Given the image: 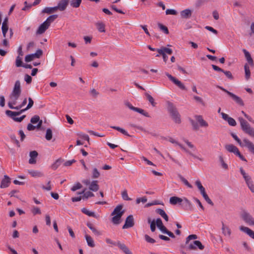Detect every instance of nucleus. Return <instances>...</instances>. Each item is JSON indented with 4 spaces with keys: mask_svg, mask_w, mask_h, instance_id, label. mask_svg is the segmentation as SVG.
<instances>
[{
    "mask_svg": "<svg viewBox=\"0 0 254 254\" xmlns=\"http://www.w3.org/2000/svg\"><path fill=\"white\" fill-rule=\"evenodd\" d=\"M155 211L157 214H159L161 217H162L166 221H168L169 217L163 209L161 208H157L156 209Z\"/></svg>",
    "mask_w": 254,
    "mask_h": 254,
    "instance_id": "29",
    "label": "nucleus"
},
{
    "mask_svg": "<svg viewBox=\"0 0 254 254\" xmlns=\"http://www.w3.org/2000/svg\"><path fill=\"white\" fill-rule=\"evenodd\" d=\"M85 238L88 246L91 248H94L95 246L94 241L90 236L86 234Z\"/></svg>",
    "mask_w": 254,
    "mask_h": 254,
    "instance_id": "30",
    "label": "nucleus"
},
{
    "mask_svg": "<svg viewBox=\"0 0 254 254\" xmlns=\"http://www.w3.org/2000/svg\"><path fill=\"white\" fill-rule=\"evenodd\" d=\"M229 96L239 105L241 106H243L244 105V103L242 99L239 96H237L233 93L229 94Z\"/></svg>",
    "mask_w": 254,
    "mask_h": 254,
    "instance_id": "24",
    "label": "nucleus"
},
{
    "mask_svg": "<svg viewBox=\"0 0 254 254\" xmlns=\"http://www.w3.org/2000/svg\"><path fill=\"white\" fill-rule=\"evenodd\" d=\"M219 160L220 163H221L222 167L225 170L228 169V165L224 162L223 157L222 155H220L219 156Z\"/></svg>",
    "mask_w": 254,
    "mask_h": 254,
    "instance_id": "45",
    "label": "nucleus"
},
{
    "mask_svg": "<svg viewBox=\"0 0 254 254\" xmlns=\"http://www.w3.org/2000/svg\"><path fill=\"white\" fill-rule=\"evenodd\" d=\"M197 238V236L196 235L191 234V235H189L186 238V244H185L186 248H187L188 247V245H189V244H190V241L191 240H194V239H196Z\"/></svg>",
    "mask_w": 254,
    "mask_h": 254,
    "instance_id": "41",
    "label": "nucleus"
},
{
    "mask_svg": "<svg viewBox=\"0 0 254 254\" xmlns=\"http://www.w3.org/2000/svg\"><path fill=\"white\" fill-rule=\"evenodd\" d=\"M224 73L226 76L229 79L233 80L234 78L233 76L232 75V73L230 71H225L224 70V72H222Z\"/></svg>",
    "mask_w": 254,
    "mask_h": 254,
    "instance_id": "63",
    "label": "nucleus"
},
{
    "mask_svg": "<svg viewBox=\"0 0 254 254\" xmlns=\"http://www.w3.org/2000/svg\"><path fill=\"white\" fill-rule=\"evenodd\" d=\"M10 117L15 122H21L26 117V115H23L20 117H16V116H12Z\"/></svg>",
    "mask_w": 254,
    "mask_h": 254,
    "instance_id": "54",
    "label": "nucleus"
},
{
    "mask_svg": "<svg viewBox=\"0 0 254 254\" xmlns=\"http://www.w3.org/2000/svg\"><path fill=\"white\" fill-rule=\"evenodd\" d=\"M157 51L158 53L156 57H159L160 55H162L163 58V61L165 63H166L168 60V56L166 55V54L168 55H171L173 53V51L171 49H169L166 47H163L161 49H157Z\"/></svg>",
    "mask_w": 254,
    "mask_h": 254,
    "instance_id": "5",
    "label": "nucleus"
},
{
    "mask_svg": "<svg viewBox=\"0 0 254 254\" xmlns=\"http://www.w3.org/2000/svg\"><path fill=\"white\" fill-rule=\"evenodd\" d=\"M225 149L229 152L234 153L235 155L239 152L238 148L233 144H227L225 146Z\"/></svg>",
    "mask_w": 254,
    "mask_h": 254,
    "instance_id": "23",
    "label": "nucleus"
},
{
    "mask_svg": "<svg viewBox=\"0 0 254 254\" xmlns=\"http://www.w3.org/2000/svg\"><path fill=\"white\" fill-rule=\"evenodd\" d=\"M244 144L241 146H245L247 147L250 152L254 154V144L247 138L243 139Z\"/></svg>",
    "mask_w": 254,
    "mask_h": 254,
    "instance_id": "11",
    "label": "nucleus"
},
{
    "mask_svg": "<svg viewBox=\"0 0 254 254\" xmlns=\"http://www.w3.org/2000/svg\"><path fill=\"white\" fill-rule=\"evenodd\" d=\"M100 176V173L98 171L97 169L95 168L93 170L92 178H98Z\"/></svg>",
    "mask_w": 254,
    "mask_h": 254,
    "instance_id": "62",
    "label": "nucleus"
},
{
    "mask_svg": "<svg viewBox=\"0 0 254 254\" xmlns=\"http://www.w3.org/2000/svg\"><path fill=\"white\" fill-rule=\"evenodd\" d=\"M222 231L223 235L225 236H228L230 237L231 234V229L229 228L228 226L225 225L224 223L222 222Z\"/></svg>",
    "mask_w": 254,
    "mask_h": 254,
    "instance_id": "27",
    "label": "nucleus"
},
{
    "mask_svg": "<svg viewBox=\"0 0 254 254\" xmlns=\"http://www.w3.org/2000/svg\"><path fill=\"white\" fill-rule=\"evenodd\" d=\"M221 115L222 116V119L225 121H227L230 126H236V122L233 118L229 117V116L227 114L223 112L221 113Z\"/></svg>",
    "mask_w": 254,
    "mask_h": 254,
    "instance_id": "12",
    "label": "nucleus"
},
{
    "mask_svg": "<svg viewBox=\"0 0 254 254\" xmlns=\"http://www.w3.org/2000/svg\"><path fill=\"white\" fill-rule=\"evenodd\" d=\"M58 17L57 14H53L49 16L47 19L45 21V22H47V24L49 25H51V23L53 22L56 19H57Z\"/></svg>",
    "mask_w": 254,
    "mask_h": 254,
    "instance_id": "36",
    "label": "nucleus"
},
{
    "mask_svg": "<svg viewBox=\"0 0 254 254\" xmlns=\"http://www.w3.org/2000/svg\"><path fill=\"white\" fill-rule=\"evenodd\" d=\"M204 199L205 200V201L210 205L213 206L214 203L211 201V200L209 198L208 195L206 194V193H204V194L202 195Z\"/></svg>",
    "mask_w": 254,
    "mask_h": 254,
    "instance_id": "55",
    "label": "nucleus"
},
{
    "mask_svg": "<svg viewBox=\"0 0 254 254\" xmlns=\"http://www.w3.org/2000/svg\"><path fill=\"white\" fill-rule=\"evenodd\" d=\"M81 212L89 216L97 218L96 215L95 214L94 212L90 211L88 210H87L86 208H82L81 209Z\"/></svg>",
    "mask_w": 254,
    "mask_h": 254,
    "instance_id": "38",
    "label": "nucleus"
},
{
    "mask_svg": "<svg viewBox=\"0 0 254 254\" xmlns=\"http://www.w3.org/2000/svg\"><path fill=\"white\" fill-rule=\"evenodd\" d=\"M86 225L87 227L92 231V232L94 233L95 235L99 236L101 234L100 231L97 230L94 227H93V225L92 223L88 222L87 223Z\"/></svg>",
    "mask_w": 254,
    "mask_h": 254,
    "instance_id": "35",
    "label": "nucleus"
},
{
    "mask_svg": "<svg viewBox=\"0 0 254 254\" xmlns=\"http://www.w3.org/2000/svg\"><path fill=\"white\" fill-rule=\"evenodd\" d=\"M183 202L182 205L184 209L187 210L191 211L193 210V207L190 201L187 198L183 199Z\"/></svg>",
    "mask_w": 254,
    "mask_h": 254,
    "instance_id": "17",
    "label": "nucleus"
},
{
    "mask_svg": "<svg viewBox=\"0 0 254 254\" xmlns=\"http://www.w3.org/2000/svg\"><path fill=\"white\" fill-rule=\"evenodd\" d=\"M85 189H84L83 190H82L81 192H78V194H83V195L82 196V198L83 199H84V198L87 199L88 198H89L90 197H92V196H94V194L92 192L89 191H87V192H85Z\"/></svg>",
    "mask_w": 254,
    "mask_h": 254,
    "instance_id": "32",
    "label": "nucleus"
},
{
    "mask_svg": "<svg viewBox=\"0 0 254 254\" xmlns=\"http://www.w3.org/2000/svg\"><path fill=\"white\" fill-rule=\"evenodd\" d=\"M111 127L120 131V132H121L125 135L130 136V135L127 133V132L123 128H121V127H117V126H111Z\"/></svg>",
    "mask_w": 254,
    "mask_h": 254,
    "instance_id": "40",
    "label": "nucleus"
},
{
    "mask_svg": "<svg viewBox=\"0 0 254 254\" xmlns=\"http://www.w3.org/2000/svg\"><path fill=\"white\" fill-rule=\"evenodd\" d=\"M15 65L16 67H22L23 65L21 58L19 56H17L16 59Z\"/></svg>",
    "mask_w": 254,
    "mask_h": 254,
    "instance_id": "51",
    "label": "nucleus"
},
{
    "mask_svg": "<svg viewBox=\"0 0 254 254\" xmlns=\"http://www.w3.org/2000/svg\"><path fill=\"white\" fill-rule=\"evenodd\" d=\"M190 123L191 126H192L193 129H194L195 130H198V129H199V126H198L197 123L195 122L192 119H190Z\"/></svg>",
    "mask_w": 254,
    "mask_h": 254,
    "instance_id": "50",
    "label": "nucleus"
},
{
    "mask_svg": "<svg viewBox=\"0 0 254 254\" xmlns=\"http://www.w3.org/2000/svg\"><path fill=\"white\" fill-rule=\"evenodd\" d=\"M241 217L243 220L249 225H254V219L248 212L243 211L241 214Z\"/></svg>",
    "mask_w": 254,
    "mask_h": 254,
    "instance_id": "7",
    "label": "nucleus"
},
{
    "mask_svg": "<svg viewBox=\"0 0 254 254\" xmlns=\"http://www.w3.org/2000/svg\"><path fill=\"white\" fill-rule=\"evenodd\" d=\"M33 54H29L27 55L25 57V61L26 62H30L33 60V59L35 58L34 56H33Z\"/></svg>",
    "mask_w": 254,
    "mask_h": 254,
    "instance_id": "61",
    "label": "nucleus"
},
{
    "mask_svg": "<svg viewBox=\"0 0 254 254\" xmlns=\"http://www.w3.org/2000/svg\"><path fill=\"white\" fill-rule=\"evenodd\" d=\"M244 69L245 72V77L247 80H248L251 76V71L249 67L247 64H246L244 65Z\"/></svg>",
    "mask_w": 254,
    "mask_h": 254,
    "instance_id": "42",
    "label": "nucleus"
},
{
    "mask_svg": "<svg viewBox=\"0 0 254 254\" xmlns=\"http://www.w3.org/2000/svg\"><path fill=\"white\" fill-rule=\"evenodd\" d=\"M156 226L158 228V229L163 233L167 234L170 237L172 238H175V236L174 234L171 231H169L165 226H164L162 220L158 218L156 219L155 221Z\"/></svg>",
    "mask_w": 254,
    "mask_h": 254,
    "instance_id": "4",
    "label": "nucleus"
},
{
    "mask_svg": "<svg viewBox=\"0 0 254 254\" xmlns=\"http://www.w3.org/2000/svg\"><path fill=\"white\" fill-rule=\"evenodd\" d=\"M239 121L242 130L246 134L254 138V128L243 118H239Z\"/></svg>",
    "mask_w": 254,
    "mask_h": 254,
    "instance_id": "3",
    "label": "nucleus"
},
{
    "mask_svg": "<svg viewBox=\"0 0 254 254\" xmlns=\"http://www.w3.org/2000/svg\"><path fill=\"white\" fill-rule=\"evenodd\" d=\"M178 177L180 178V179L181 180L182 182H183L185 185H186L189 188H192V186L191 185H190L189 182L185 178H184L181 175L179 174Z\"/></svg>",
    "mask_w": 254,
    "mask_h": 254,
    "instance_id": "46",
    "label": "nucleus"
},
{
    "mask_svg": "<svg viewBox=\"0 0 254 254\" xmlns=\"http://www.w3.org/2000/svg\"><path fill=\"white\" fill-rule=\"evenodd\" d=\"M166 105L167 110L170 114L177 111L176 107L172 102L167 101Z\"/></svg>",
    "mask_w": 254,
    "mask_h": 254,
    "instance_id": "25",
    "label": "nucleus"
},
{
    "mask_svg": "<svg viewBox=\"0 0 254 254\" xmlns=\"http://www.w3.org/2000/svg\"><path fill=\"white\" fill-rule=\"evenodd\" d=\"M123 208L122 204L118 205L111 213V215L114 216L112 218V222L115 225H119L121 223V217L125 213V210H123Z\"/></svg>",
    "mask_w": 254,
    "mask_h": 254,
    "instance_id": "2",
    "label": "nucleus"
},
{
    "mask_svg": "<svg viewBox=\"0 0 254 254\" xmlns=\"http://www.w3.org/2000/svg\"><path fill=\"white\" fill-rule=\"evenodd\" d=\"M82 0H71L70 2V5L74 8L79 7Z\"/></svg>",
    "mask_w": 254,
    "mask_h": 254,
    "instance_id": "43",
    "label": "nucleus"
},
{
    "mask_svg": "<svg viewBox=\"0 0 254 254\" xmlns=\"http://www.w3.org/2000/svg\"><path fill=\"white\" fill-rule=\"evenodd\" d=\"M144 238L146 241L148 243L153 244L156 242V241L154 239L151 238L148 235H145Z\"/></svg>",
    "mask_w": 254,
    "mask_h": 254,
    "instance_id": "57",
    "label": "nucleus"
},
{
    "mask_svg": "<svg viewBox=\"0 0 254 254\" xmlns=\"http://www.w3.org/2000/svg\"><path fill=\"white\" fill-rule=\"evenodd\" d=\"M49 27V25L47 24V22H44L39 27L38 29L36 31L37 34H42L44 33L47 29Z\"/></svg>",
    "mask_w": 254,
    "mask_h": 254,
    "instance_id": "19",
    "label": "nucleus"
},
{
    "mask_svg": "<svg viewBox=\"0 0 254 254\" xmlns=\"http://www.w3.org/2000/svg\"><path fill=\"white\" fill-rule=\"evenodd\" d=\"M191 11L190 9H186L181 12V16L183 18L188 19L191 16Z\"/></svg>",
    "mask_w": 254,
    "mask_h": 254,
    "instance_id": "26",
    "label": "nucleus"
},
{
    "mask_svg": "<svg viewBox=\"0 0 254 254\" xmlns=\"http://www.w3.org/2000/svg\"><path fill=\"white\" fill-rule=\"evenodd\" d=\"M158 27H159V28H160L162 31H163V32H164L165 34H169V30H168V28H167L166 26H165V25H163L162 24L160 23H159L158 24Z\"/></svg>",
    "mask_w": 254,
    "mask_h": 254,
    "instance_id": "49",
    "label": "nucleus"
},
{
    "mask_svg": "<svg viewBox=\"0 0 254 254\" xmlns=\"http://www.w3.org/2000/svg\"><path fill=\"white\" fill-rule=\"evenodd\" d=\"M43 51L41 49H38L34 55L35 58H39L43 55Z\"/></svg>",
    "mask_w": 254,
    "mask_h": 254,
    "instance_id": "64",
    "label": "nucleus"
},
{
    "mask_svg": "<svg viewBox=\"0 0 254 254\" xmlns=\"http://www.w3.org/2000/svg\"><path fill=\"white\" fill-rule=\"evenodd\" d=\"M242 51L245 55V58L246 59V60L247 61L249 64L251 66H253L254 65V62L253 59L251 57L250 53L245 49H243Z\"/></svg>",
    "mask_w": 254,
    "mask_h": 254,
    "instance_id": "18",
    "label": "nucleus"
},
{
    "mask_svg": "<svg viewBox=\"0 0 254 254\" xmlns=\"http://www.w3.org/2000/svg\"><path fill=\"white\" fill-rule=\"evenodd\" d=\"M165 74L172 82H173L181 89L184 90L187 89L185 86L181 82V81L179 80L168 72H166Z\"/></svg>",
    "mask_w": 254,
    "mask_h": 254,
    "instance_id": "9",
    "label": "nucleus"
},
{
    "mask_svg": "<svg viewBox=\"0 0 254 254\" xmlns=\"http://www.w3.org/2000/svg\"><path fill=\"white\" fill-rule=\"evenodd\" d=\"M197 122L199 123L200 127H206L208 126V123L203 120L201 115H195L194 116Z\"/></svg>",
    "mask_w": 254,
    "mask_h": 254,
    "instance_id": "14",
    "label": "nucleus"
},
{
    "mask_svg": "<svg viewBox=\"0 0 254 254\" xmlns=\"http://www.w3.org/2000/svg\"><path fill=\"white\" fill-rule=\"evenodd\" d=\"M82 187V185L80 183L78 182L71 188V190L72 191H75L77 190L80 189Z\"/></svg>",
    "mask_w": 254,
    "mask_h": 254,
    "instance_id": "53",
    "label": "nucleus"
},
{
    "mask_svg": "<svg viewBox=\"0 0 254 254\" xmlns=\"http://www.w3.org/2000/svg\"><path fill=\"white\" fill-rule=\"evenodd\" d=\"M38 155V152L35 151H32L30 152L29 156L30 158L29 160V163L30 164H35L36 163V158Z\"/></svg>",
    "mask_w": 254,
    "mask_h": 254,
    "instance_id": "16",
    "label": "nucleus"
},
{
    "mask_svg": "<svg viewBox=\"0 0 254 254\" xmlns=\"http://www.w3.org/2000/svg\"><path fill=\"white\" fill-rule=\"evenodd\" d=\"M1 30H2V33L3 36V37L5 38L6 34L8 30V26L2 25Z\"/></svg>",
    "mask_w": 254,
    "mask_h": 254,
    "instance_id": "58",
    "label": "nucleus"
},
{
    "mask_svg": "<svg viewBox=\"0 0 254 254\" xmlns=\"http://www.w3.org/2000/svg\"><path fill=\"white\" fill-rule=\"evenodd\" d=\"M195 183V185L197 187L198 189L200 190L201 195H203L206 193L205 188L202 186L200 181L197 180Z\"/></svg>",
    "mask_w": 254,
    "mask_h": 254,
    "instance_id": "37",
    "label": "nucleus"
},
{
    "mask_svg": "<svg viewBox=\"0 0 254 254\" xmlns=\"http://www.w3.org/2000/svg\"><path fill=\"white\" fill-rule=\"evenodd\" d=\"M58 9L56 7V6L54 7H46L42 10L43 13H46L50 14L51 13H53L56 11H57Z\"/></svg>",
    "mask_w": 254,
    "mask_h": 254,
    "instance_id": "33",
    "label": "nucleus"
},
{
    "mask_svg": "<svg viewBox=\"0 0 254 254\" xmlns=\"http://www.w3.org/2000/svg\"><path fill=\"white\" fill-rule=\"evenodd\" d=\"M89 189L93 191H96L99 190V185L97 184V181H93L91 182Z\"/></svg>",
    "mask_w": 254,
    "mask_h": 254,
    "instance_id": "34",
    "label": "nucleus"
},
{
    "mask_svg": "<svg viewBox=\"0 0 254 254\" xmlns=\"http://www.w3.org/2000/svg\"><path fill=\"white\" fill-rule=\"evenodd\" d=\"M170 114V116H171L172 118L173 119V120L176 123H177V124L181 123V116H180L179 113L178 112V110L174 112H173Z\"/></svg>",
    "mask_w": 254,
    "mask_h": 254,
    "instance_id": "22",
    "label": "nucleus"
},
{
    "mask_svg": "<svg viewBox=\"0 0 254 254\" xmlns=\"http://www.w3.org/2000/svg\"><path fill=\"white\" fill-rule=\"evenodd\" d=\"M21 93L20 82L17 80L15 81L12 91L9 96L10 101L8 102V106L10 109L18 110L22 108L20 105L16 107L14 106L16 104L17 100L19 98Z\"/></svg>",
    "mask_w": 254,
    "mask_h": 254,
    "instance_id": "1",
    "label": "nucleus"
},
{
    "mask_svg": "<svg viewBox=\"0 0 254 254\" xmlns=\"http://www.w3.org/2000/svg\"><path fill=\"white\" fill-rule=\"evenodd\" d=\"M134 225V219L133 215H129L125 220V223L123 226V229H127L132 227Z\"/></svg>",
    "mask_w": 254,
    "mask_h": 254,
    "instance_id": "10",
    "label": "nucleus"
},
{
    "mask_svg": "<svg viewBox=\"0 0 254 254\" xmlns=\"http://www.w3.org/2000/svg\"><path fill=\"white\" fill-rule=\"evenodd\" d=\"M122 196L123 198V199L125 200H131V198H129L128 196L127 191L126 190H125L123 191L122 193Z\"/></svg>",
    "mask_w": 254,
    "mask_h": 254,
    "instance_id": "59",
    "label": "nucleus"
},
{
    "mask_svg": "<svg viewBox=\"0 0 254 254\" xmlns=\"http://www.w3.org/2000/svg\"><path fill=\"white\" fill-rule=\"evenodd\" d=\"M135 112H136L144 116L145 117H148V118L150 117L149 114L142 109L136 107V108L135 110Z\"/></svg>",
    "mask_w": 254,
    "mask_h": 254,
    "instance_id": "47",
    "label": "nucleus"
},
{
    "mask_svg": "<svg viewBox=\"0 0 254 254\" xmlns=\"http://www.w3.org/2000/svg\"><path fill=\"white\" fill-rule=\"evenodd\" d=\"M98 30L101 32H104L105 31V25L103 23H97L96 24Z\"/></svg>",
    "mask_w": 254,
    "mask_h": 254,
    "instance_id": "52",
    "label": "nucleus"
},
{
    "mask_svg": "<svg viewBox=\"0 0 254 254\" xmlns=\"http://www.w3.org/2000/svg\"><path fill=\"white\" fill-rule=\"evenodd\" d=\"M63 162V160L61 158H59V159H57L55 161V162L52 165V168L54 170H56Z\"/></svg>",
    "mask_w": 254,
    "mask_h": 254,
    "instance_id": "44",
    "label": "nucleus"
},
{
    "mask_svg": "<svg viewBox=\"0 0 254 254\" xmlns=\"http://www.w3.org/2000/svg\"><path fill=\"white\" fill-rule=\"evenodd\" d=\"M183 201V199L177 196H172L170 198V203L173 205H176L177 203L181 204Z\"/></svg>",
    "mask_w": 254,
    "mask_h": 254,
    "instance_id": "28",
    "label": "nucleus"
},
{
    "mask_svg": "<svg viewBox=\"0 0 254 254\" xmlns=\"http://www.w3.org/2000/svg\"><path fill=\"white\" fill-rule=\"evenodd\" d=\"M26 109V107L25 109H22L18 112H13L10 110H6L5 111L6 115L8 117L16 116L20 115L22 113L28 110Z\"/></svg>",
    "mask_w": 254,
    "mask_h": 254,
    "instance_id": "21",
    "label": "nucleus"
},
{
    "mask_svg": "<svg viewBox=\"0 0 254 254\" xmlns=\"http://www.w3.org/2000/svg\"><path fill=\"white\" fill-rule=\"evenodd\" d=\"M69 3V0H60L56 6L58 10L61 11H64L66 8Z\"/></svg>",
    "mask_w": 254,
    "mask_h": 254,
    "instance_id": "13",
    "label": "nucleus"
},
{
    "mask_svg": "<svg viewBox=\"0 0 254 254\" xmlns=\"http://www.w3.org/2000/svg\"><path fill=\"white\" fill-rule=\"evenodd\" d=\"M106 241L108 244L117 245L121 250L124 252V253H125V254H132L131 252L126 246V245L123 243H121L120 242H118L116 243L115 242H113L111 239L108 238L106 239Z\"/></svg>",
    "mask_w": 254,
    "mask_h": 254,
    "instance_id": "6",
    "label": "nucleus"
},
{
    "mask_svg": "<svg viewBox=\"0 0 254 254\" xmlns=\"http://www.w3.org/2000/svg\"><path fill=\"white\" fill-rule=\"evenodd\" d=\"M240 230L247 234L251 238L254 240V231L248 227L245 226L240 227Z\"/></svg>",
    "mask_w": 254,
    "mask_h": 254,
    "instance_id": "20",
    "label": "nucleus"
},
{
    "mask_svg": "<svg viewBox=\"0 0 254 254\" xmlns=\"http://www.w3.org/2000/svg\"><path fill=\"white\" fill-rule=\"evenodd\" d=\"M145 96L146 97L147 100L149 102L153 107H155L156 103L155 102L154 98L148 93H145Z\"/></svg>",
    "mask_w": 254,
    "mask_h": 254,
    "instance_id": "39",
    "label": "nucleus"
},
{
    "mask_svg": "<svg viewBox=\"0 0 254 254\" xmlns=\"http://www.w3.org/2000/svg\"><path fill=\"white\" fill-rule=\"evenodd\" d=\"M198 248L199 250H202L204 249V246L201 244L199 241H194L190 243L189 245L186 248L189 250H195Z\"/></svg>",
    "mask_w": 254,
    "mask_h": 254,
    "instance_id": "8",
    "label": "nucleus"
},
{
    "mask_svg": "<svg viewBox=\"0 0 254 254\" xmlns=\"http://www.w3.org/2000/svg\"><path fill=\"white\" fill-rule=\"evenodd\" d=\"M10 183V178L7 175H4L3 179L1 180L0 187V188H5L9 186Z\"/></svg>",
    "mask_w": 254,
    "mask_h": 254,
    "instance_id": "15",
    "label": "nucleus"
},
{
    "mask_svg": "<svg viewBox=\"0 0 254 254\" xmlns=\"http://www.w3.org/2000/svg\"><path fill=\"white\" fill-rule=\"evenodd\" d=\"M28 172L33 177H41L44 176L43 174L41 172L33 170H28Z\"/></svg>",
    "mask_w": 254,
    "mask_h": 254,
    "instance_id": "31",
    "label": "nucleus"
},
{
    "mask_svg": "<svg viewBox=\"0 0 254 254\" xmlns=\"http://www.w3.org/2000/svg\"><path fill=\"white\" fill-rule=\"evenodd\" d=\"M11 139L14 141V142L17 145V147H19L20 145L19 141L16 139V136L14 134H11L10 135Z\"/></svg>",
    "mask_w": 254,
    "mask_h": 254,
    "instance_id": "60",
    "label": "nucleus"
},
{
    "mask_svg": "<svg viewBox=\"0 0 254 254\" xmlns=\"http://www.w3.org/2000/svg\"><path fill=\"white\" fill-rule=\"evenodd\" d=\"M40 117L38 115H35L32 117L30 120V122L32 124H36L39 121Z\"/></svg>",
    "mask_w": 254,
    "mask_h": 254,
    "instance_id": "56",
    "label": "nucleus"
},
{
    "mask_svg": "<svg viewBox=\"0 0 254 254\" xmlns=\"http://www.w3.org/2000/svg\"><path fill=\"white\" fill-rule=\"evenodd\" d=\"M52 130L50 128H48L46 130L45 138L47 140H50L52 138Z\"/></svg>",
    "mask_w": 254,
    "mask_h": 254,
    "instance_id": "48",
    "label": "nucleus"
}]
</instances>
